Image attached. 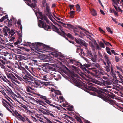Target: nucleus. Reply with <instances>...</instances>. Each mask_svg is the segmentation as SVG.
<instances>
[{"instance_id": "obj_1", "label": "nucleus", "mask_w": 123, "mask_h": 123, "mask_svg": "<svg viewBox=\"0 0 123 123\" xmlns=\"http://www.w3.org/2000/svg\"><path fill=\"white\" fill-rule=\"evenodd\" d=\"M22 72L24 74L22 75L23 79L13 72H6V74L7 77L10 79L15 84L17 83H20L18 80V79L21 81L23 80L27 83L30 82L29 83L31 84L32 85L28 86L26 88V90L28 92L35 93L36 92V88L39 86L40 83L37 82H35V83H32L31 81H33V79L31 77L27 75L29 73L25 69Z\"/></svg>"}, {"instance_id": "obj_2", "label": "nucleus", "mask_w": 123, "mask_h": 123, "mask_svg": "<svg viewBox=\"0 0 123 123\" xmlns=\"http://www.w3.org/2000/svg\"><path fill=\"white\" fill-rule=\"evenodd\" d=\"M89 85L90 86L86 85L83 89L90 95L97 96L103 100H110V99H116V97L114 95L107 93L109 92L107 89L99 88L98 91L93 87L95 85L91 83Z\"/></svg>"}, {"instance_id": "obj_3", "label": "nucleus", "mask_w": 123, "mask_h": 123, "mask_svg": "<svg viewBox=\"0 0 123 123\" xmlns=\"http://www.w3.org/2000/svg\"><path fill=\"white\" fill-rule=\"evenodd\" d=\"M90 66L89 64H85L82 66V69L85 73H87L89 74L92 75L95 77H97V76L96 75L97 73V71L94 69V68H87Z\"/></svg>"}, {"instance_id": "obj_4", "label": "nucleus", "mask_w": 123, "mask_h": 123, "mask_svg": "<svg viewBox=\"0 0 123 123\" xmlns=\"http://www.w3.org/2000/svg\"><path fill=\"white\" fill-rule=\"evenodd\" d=\"M42 4L43 7H46V10L47 12V15L49 19L52 21V18H54L50 12L49 4L46 3V0H43Z\"/></svg>"}, {"instance_id": "obj_5", "label": "nucleus", "mask_w": 123, "mask_h": 123, "mask_svg": "<svg viewBox=\"0 0 123 123\" xmlns=\"http://www.w3.org/2000/svg\"><path fill=\"white\" fill-rule=\"evenodd\" d=\"M40 18L42 20H45L47 23L49 24L50 25L51 24V25H52L51 27L53 29L55 30L57 32H58L59 30V29L57 28L56 26L54 25L49 22V20L47 19V17L45 15H41Z\"/></svg>"}, {"instance_id": "obj_6", "label": "nucleus", "mask_w": 123, "mask_h": 123, "mask_svg": "<svg viewBox=\"0 0 123 123\" xmlns=\"http://www.w3.org/2000/svg\"><path fill=\"white\" fill-rule=\"evenodd\" d=\"M17 117L18 119L23 122L27 121L29 123H33L31 121V118L29 117H27L25 115H24L22 116L20 114L18 113Z\"/></svg>"}, {"instance_id": "obj_7", "label": "nucleus", "mask_w": 123, "mask_h": 123, "mask_svg": "<svg viewBox=\"0 0 123 123\" xmlns=\"http://www.w3.org/2000/svg\"><path fill=\"white\" fill-rule=\"evenodd\" d=\"M38 25L39 27H40L43 28L44 29L49 31L51 28L50 26L48 25H47L46 23L43 22L41 20L38 21Z\"/></svg>"}, {"instance_id": "obj_8", "label": "nucleus", "mask_w": 123, "mask_h": 123, "mask_svg": "<svg viewBox=\"0 0 123 123\" xmlns=\"http://www.w3.org/2000/svg\"><path fill=\"white\" fill-rule=\"evenodd\" d=\"M27 5L31 7L35 8L36 5L35 3L36 2V0H24Z\"/></svg>"}, {"instance_id": "obj_9", "label": "nucleus", "mask_w": 123, "mask_h": 123, "mask_svg": "<svg viewBox=\"0 0 123 123\" xmlns=\"http://www.w3.org/2000/svg\"><path fill=\"white\" fill-rule=\"evenodd\" d=\"M75 40L77 43L82 45L85 47H86L88 45L87 43L80 38L77 39L75 38Z\"/></svg>"}, {"instance_id": "obj_10", "label": "nucleus", "mask_w": 123, "mask_h": 123, "mask_svg": "<svg viewBox=\"0 0 123 123\" xmlns=\"http://www.w3.org/2000/svg\"><path fill=\"white\" fill-rule=\"evenodd\" d=\"M52 51L51 52V55H53V56L57 58L59 56L63 57L61 53L58 52L57 51L54 49H52Z\"/></svg>"}, {"instance_id": "obj_11", "label": "nucleus", "mask_w": 123, "mask_h": 123, "mask_svg": "<svg viewBox=\"0 0 123 123\" xmlns=\"http://www.w3.org/2000/svg\"><path fill=\"white\" fill-rule=\"evenodd\" d=\"M104 57L105 60L106 62L108 64V66H106V70L107 72H110L109 68L111 62L109 61V57L106 55H105Z\"/></svg>"}, {"instance_id": "obj_12", "label": "nucleus", "mask_w": 123, "mask_h": 123, "mask_svg": "<svg viewBox=\"0 0 123 123\" xmlns=\"http://www.w3.org/2000/svg\"><path fill=\"white\" fill-rule=\"evenodd\" d=\"M32 43H31L28 42L27 43V44L30 45H31ZM43 44L42 43H40L39 42H38L37 43H32V47L34 48L35 49H37V48L38 45H39L40 46L42 45Z\"/></svg>"}, {"instance_id": "obj_13", "label": "nucleus", "mask_w": 123, "mask_h": 123, "mask_svg": "<svg viewBox=\"0 0 123 123\" xmlns=\"http://www.w3.org/2000/svg\"><path fill=\"white\" fill-rule=\"evenodd\" d=\"M36 117L38 120H39L41 123H45V117L43 115H40L39 114H37L36 115Z\"/></svg>"}, {"instance_id": "obj_14", "label": "nucleus", "mask_w": 123, "mask_h": 123, "mask_svg": "<svg viewBox=\"0 0 123 123\" xmlns=\"http://www.w3.org/2000/svg\"><path fill=\"white\" fill-rule=\"evenodd\" d=\"M3 106H5L6 109L11 112V111L10 110L9 108L11 106V105L6 100H3Z\"/></svg>"}, {"instance_id": "obj_15", "label": "nucleus", "mask_w": 123, "mask_h": 123, "mask_svg": "<svg viewBox=\"0 0 123 123\" xmlns=\"http://www.w3.org/2000/svg\"><path fill=\"white\" fill-rule=\"evenodd\" d=\"M78 27L81 30H84L85 31V33L86 35L88 36L87 37L88 38L90 39V38H92V36H93V35L92 34L90 33L88 31L86 30L85 29L82 27L80 26H79Z\"/></svg>"}, {"instance_id": "obj_16", "label": "nucleus", "mask_w": 123, "mask_h": 123, "mask_svg": "<svg viewBox=\"0 0 123 123\" xmlns=\"http://www.w3.org/2000/svg\"><path fill=\"white\" fill-rule=\"evenodd\" d=\"M3 33L4 34V35H3V34H0V36L1 37H0L1 38H0V39H7V38H6V37H6L8 36V35L7 33L8 32H6L5 31H3Z\"/></svg>"}, {"instance_id": "obj_17", "label": "nucleus", "mask_w": 123, "mask_h": 123, "mask_svg": "<svg viewBox=\"0 0 123 123\" xmlns=\"http://www.w3.org/2000/svg\"><path fill=\"white\" fill-rule=\"evenodd\" d=\"M55 70V69L53 68H50L49 69L48 71L50 73V74H52L53 75L54 74L55 75L56 74H57L59 73V72H58L55 71L54 70Z\"/></svg>"}, {"instance_id": "obj_18", "label": "nucleus", "mask_w": 123, "mask_h": 123, "mask_svg": "<svg viewBox=\"0 0 123 123\" xmlns=\"http://www.w3.org/2000/svg\"><path fill=\"white\" fill-rule=\"evenodd\" d=\"M47 114L51 116V118H53L55 117V112H52L50 111H47Z\"/></svg>"}, {"instance_id": "obj_19", "label": "nucleus", "mask_w": 123, "mask_h": 123, "mask_svg": "<svg viewBox=\"0 0 123 123\" xmlns=\"http://www.w3.org/2000/svg\"><path fill=\"white\" fill-rule=\"evenodd\" d=\"M92 66L93 67H92V68H94V69L96 70L97 71H97L96 69V68H97L98 69H99L100 68V65L97 63H93Z\"/></svg>"}, {"instance_id": "obj_20", "label": "nucleus", "mask_w": 123, "mask_h": 123, "mask_svg": "<svg viewBox=\"0 0 123 123\" xmlns=\"http://www.w3.org/2000/svg\"><path fill=\"white\" fill-rule=\"evenodd\" d=\"M6 92L8 94L11 96H12L13 94V93L12 91L10 89H7L5 90Z\"/></svg>"}, {"instance_id": "obj_21", "label": "nucleus", "mask_w": 123, "mask_h": 123, "mask_svg": "<svg viewBox=\"0 0 123 123\" xmlns=\"http://www.w3.org/2000/svg\"><path fill=\"white\" fill-rule=\"evenodd\" d=\"M65 25H66V26L70 30H72L73 29H74V26L72 25L69 24H67Z\"/></svg>"}, {"instance_id": "obj_22", "label": "nucleus", "mask_w": 123, "mask_h": 123, "mask_svg": "<svg viewBox=\"0 0 123 123\" xmlns=\"http://www.w3.org/2000/svg\"><path fill=\"white\" fill-rule=\"evenodd\" d=\"M54 77L55 79L56 80H59V79L61 78L60 75L57 74L55 75H54Z\"/></svg>"}, {"instance_id": "obj_23", "label": "nucleus", "mask_w": 123, "mask_h": 123, "mask_svg": "<svg viewBox=\"0 0 123 123\" xmlns=\"http://www.w3.org/2000/svg\"><path fill=\"white\" fill-rule=\"evenodd\" d=\"M109 77H114L115 76V74L113 71L112 70L111 71L109 75H107Z\"/></svg>"}, {"instance_id": "obj_24", "label": "nucleus", "mask_w": 123, "mask_h": 123, "mask_svg": "<svg viewBox=\"0 0 123 123\" xmlns=\"http://www.w3.org/2000/svg\"><path fill=\"white\" fill-rule=\"evenodd\" d=\"M91 81L93 83L98 84H100L101 82L99 81L96 80L95 79H92V80Z\"/></svg>"}, {"instance_id": "obj_25", "label": "nucleus", "mask_w": 123, "mask_h": 123, "mask_svg": "<svg viewBox=\"0 0 123 123\" xmlns=\"http://www.w3.org/2000/svg\"><path fill=\"white\" fill-rule=\"evenodd\" d=\"M39 98H41V99H44V100H48V99H49L47 98L46 97L41 95L40 94L38 95Z\"/></svg>"}, {"instance_id": "obj_26", "label": "nucleus", "mask_w": 123, "mask_h": 123, "mask_svg": "<svg viewBox=\"0 0 123 123\" xmlns=\"http://www.w3.org/2000/svg\"><path fill=\"white\" fill-rule=\"evenodd\" d=\"M21 39H19V40H18L16 42L14 43V45H15V46H17V45H19L21 43Z\"/></svg>"}, {"instance_id": "obj_27", "label": "nucleus", "mask_w": 123, "mask_h": 123, "mask_svg": "<svg viewBox=\"0 0 123 123\" xmlns=\"http://www.w3.org/2000/svg\"><path fill=\"white\" fill-rule=\"evenodd\" d=\"M21 21L20 19H18L17 22V24L19 26H20V28L22 31V27L21 24Z\"/></svg>"}, {"instance_id": "obj_28", "label": "nucleus", "mask_w": 123, "mask_h": 123, "mask_svg": "<svg viewBox=\"0 0 123 123\" xmlns=\"http://www.w3.org/2000/svg\"><path fill=\"white\" fill-rule=\"evenodd\" d=\"M64 102L62 104V105L64 107H68L69 105V104L65 101H63Z\"/></svg>"}, {"instance_id": "obj_29", "label": "nucleus", "mask_w": 123, "mask_h": 123, "mask_svg": "<svg viewBox=\"0 0 123 123\" xmlns=\"http://www.w3.org/2000/svg\"><path fill=\"white\" fill-rule=\"evenodd\" d=\"M10 58L11 59L13 58V59H15L16 58L17 56L15 54L13 53H12L10 54Z\"/></svg>"}, {"instance_id": "obj_30", "label": "nucleus", "mask_w": 123, "mask_h": 123, "mask_svg": "<svg viewBox=\"0 0 123 123\" xmlns=\"http://www.w3.org/2000/svg\"><path fill=\"white\" fill-rule=\"evenodd\" d=\"M92 14L93 16H96L97 15V13L95 10L94 9H92L91 10Z\"/></svg>"}, {"instance_id": "obj_31", "label": "nucleus", "mask_w": 123, "mask_h": 123, "mask_svg": "<svg viewBox=\"0 0 123 123\" xmlns=\"http://www.w3.org/2000/svg\"><path fill=\"white\" fill-rule=\"evenodd\" d=\"M73 83V84L77 86H78L80 85V84L79 83L78 81L75 79L74 80Z\"/></svg>"}, {"instance_id": "obj_32", "label": "nucleus", "mask_w": 123, "mask_h": 123, "mask_svg": "<svg viewBox=\"0 0 123 123\" xmlns=\"http://www.w3.org/2000/svg\"><path fill=\"white\" fill-rule=\"evenodd\" d=\"M54 92L57 95H62V94L60 91L58 90H54Z\"/></svg>"}, {"instance_id": "obj_33", "label": "nucleus", "mask_w": 123, "mask_h": 123, "mask_svg": "<svg viewBox=\"0 0 123 123\" xmlns=\"http://www.w3.org/2000/svg\"><path fill=\"white\" fill-rule=\"evenodd\" d=\"M70 61L72 64L74 65L76 64V63L77 62L76 60L74 58L70 59Z\"/></svg>"}, {"instance_id": "obj_34", "label": "nucleus", "mask_w": 123, "mask_h": 123, "mask_svg": "<svg viewBox=\"0 0 123 123\" xmlns=\"http://www.w3.org/2000/svg\"><path fill=\"white\" fill-rule=\"evenodd\" d=\"M42 79L44 80H45V81H47L49 79L47 75H45L43 76L42 78Z\"/></svg>"}, {"instance_id": "obj_35", "label": "nucleus", "mask_w": 123, "mask_h": 123, "mask_svg": "<svg viewBox=\"0 0 123 123\" xmlns=\"http://www.w3.org/2000/svg\"><path fill=\"white\" fill-rule=\"evenodd\" d=\"M3 31H5L6 32H7L9 33L10 31V29L6 26H5V28L3 29Z\"/></svg>"}, {"instance_id": "obj_36", "label": "nucleus", "mask_w": 123, "mask_h": 123, "mask_svg": "<svg viewBox=\"0 0 123 123\" xmlns=\"http://www.w3.org/2000/svg\"><path fill=\"white\" fill-rule=\"evenodd\" d=\"M110 84L111 83L109 80L104 81L103 82V84L104 85H110Z\"/></svg>"}, {"instance_id": "obj_37", "label": "nucleus", "mask_w": 123, "mask_h": 123, "mask_svg": "<svg viewBox=\"0 0 123 123\" xmlns=\"http://www.w3.org/2000/svg\"><path fill=\"white\" fill-rule=\"evenodd\" d=\"M106 102H108L110 104L113 105L115 104V100H106Z\"/></svg>"}, {"instance_id": "obj_38", "label": "nucleus", "mask_w": 123, "mask_h": 123, "mask_svg": "<svg viewBox=\"0 0 123 123\" xmlns=\"http://www.w3.org/2000/svg\"><path fill=\"white\" fill-rule=\"evenodd\" d=\"M15 33V32L12 29L10 31L9 33V34L11 36L13 35Z\"/></svg>"}, {"instance_id": "obj_39", "label": "nucleus", "mask_w": 123, "mask_h": 123, "mask_svg": "<svg viewBox=\"0 0 123 123\" xmlns=\"http://www.w3.org/2000/svg\"><path fill=\"white\" fill-rule=\"evenodd\" d=\"M37 102H38L39 104L42 105H44L45 104V103L42 100H37Z\"/></svg>"}, {"instance_id": "obj_40", "label": "nucleus", "mask_w": 123, "mask_h": 123, "mask_svg": "<svg viewBox=\"0 0 123 123\" xmlns=\"http://www.w3.org/2000/svg\"><path fill=\"white\" fill-rule=\"evenodd\" d=\"M106 29L107 31L111 34H112L113 33L111 29L109 27H106Z\"/></svg>"}, {"instance_id": "obj_41", "label": "nucleus", "mask_w": 123, "mask_h": 123, "mask_svg": "<svg viewBox=\"0 0 123 123\" xmlns=\"http://www.w3.org/2000/svg\"><path fill=\"white\" fill-rule=\"evenodd\" d=\"M54 24L56 25H57L58 26V27H59V29L62 31V32L63 33H64V31H63V29H62V28L60 26V25H59L56 22L54 23Z\"/></svg>"}, {"instance_id": "obj_42", "label": "nucleus", "mask_w": 123, "mask_h": 123, "mask_svg": "<svg viewBox=\"0 0 123 123\" xmlns=\"http://www.w3.org/2000/svg\"><path fill=\"white\" fill-rule=\"evenodd\" d=\"M45 101L46 103H48V104L50 105L51 106H54V105L51 104V102L50 100H45Z\"/></svg>"}, {"instance_id": "obj_43", "label": "nucleus", "mask_w": 123, "mask_h": 123, "mask_svg": "<svg viewBox=\"0 0 123 123\" xmlns=\"http://www.w3.org/2000/svg\"><path fill=\"white\" fill-rule=\"evenodd\" d=\"M87 54L90 57H92L93 56L91 52L90 51L88 50Z\"/></svg>"}, {"instance_id": "obj_44", "label": "nucleus", "mask_w": 123, "mask_h": 123, "mask_svg": "<svg viewBox=\"0 0 123 123\" xmlns=\"http://www.w3.org/2000/svg\"><path fill=\"white\" fill-rule=\"evenodd\" d=\"M76 64H75V65H77L79 67H80L82 68V66H83V65L80 63L77 62Z\"/></svg>"}, {"instance_id": "obj_45", "label": "nucleus", "mask_w": 123, "mask_h": 123, "mask_svg": "<svg viewBox=\"0 0 123 123\" xmlns=\"http://www.w3.org/2000/svg\"><path fill=\"white\" fill-rule=\"evenodd\" d=\"M103 41L104 43L106 45H110L111 46H112V45L109 43L107 42H106L104 40H103Z\"/></svg>"}, {"instance_id": "obj_46", "label": "nucleus", "mask_w": 123, "mask_h": 123, "mask_svg": "<svg viewBox=\"0 0 123 123\" xmlns=\"http://www.w3.org/2000/svg\"><path fill=\"white\" fill-rule=\"evenodd\" d=\"M76 7L77 8V11H80V8L79 5L78 4H77L76 5Z\"/></svg>"}, {"instance_id": "obj_47", "label": "nucleus", "mask_w": 123, "mask_h": 123, "mask_svg": "<svg viewBox=\"0 0 123 123\" xmlns=\"http://www.w3.org/2000/svg\"><path fill=\"white\" fill-rule=\"evenodd\" d=\"M15 38V37L14 36L10 37L9 38V41L10 42H12Z\"/></svg>"}, {"instance_id": "obj_48", "label": "nucleus", "mask_w": 123, "mask_h": 123, "mask_svg": "<svg viewBox=\"0 0 123 123\" xmlns=\"http://www.w3.org/2000/svg\"><path fill=\"white\" fill-rule=\"evenodd\" d=\"M99 45L101 47L103 48H104L105 47V46H104L103 43L101 42H100Z\"/></svg>"}, {"instance_id": "obj_49", "label": "nucleus", "mask_w": 123, "mask_h": 123, "mask_svg": "<svg viewBox=\"0 0 123 123\" xmlns=\"http://www.w3.org/2000/svg\"><path fill=\"white\" fill-rule=\"evenodd\" d=\"M74 29H73L72 30L74 32H79V31L78 30V29L76 27H74Z\"/></svg>"}, {"instance_id": "obj_50", "label": "nucleus", "mask_w": 123, "mask_h": 123, "mask_svg": "<svg viewBox=\"0 0 123 123\" xmlns=\"http://www.w3.org/2000/svg\"><path fill=\"white\" fill-rule=\"evenodd\" d=\"M18 68L19 69L22 71H23L25 69V68L24 67L19 66H18Z\"/></svg>"}, {"instance_id": "obj_51", "label": "nucleus", "mask_w": 123, "mask_h": 123, "mask_svg": "<svg viewBox=\"0 0 123 123\" xmlns=\"http://www.w3.org/2000/svg\"><path fill=\"white\" fill-rule=\"evenodd\" d=\"M4 78H5V79H4L3 80L4 81L6 82H10V81L6 78L5 76H4Z\"/></svg>"}, {"instance_id": "obj_52", "label": "nucleus", "mask_w": 123, "mask_h": 123, "mask_svg": "<svg viewBox=\"0 0 123 123\" xmlns=\"http://www.w3.org/2000/svg\"><path fill=\"white\" fill-rule=\"evenodd\" d=\"M66 35L69 37L70 38H72L73 37L72 35L69 33H68L66 34Z\"/></svg>"}, {"instance_id": "obj_53", "label": "nucleus", "mask_w": 123, "mask_h": 123, "mask_svg": "<svg viewBox=\"0 0 123 123\" xmlns=\"http://www.w3.org/2000/svg\"><path fill=\"white\" fill-rule=\"evenodd\" d=\"M115 60L116 62H118L119 61V57L116 56H115Z\"/></svg>"}, {"instance_id": "obj_54", "label": "nucleus", "mask_w": 123, "mask_h": 123, "mask_svg": "<svg viewBox=\"0 0 123 123\" xmlns=\"http://www.w3.org/2000/svg\"><path fill=\"white\" fill-rule=\"evenodd\" d=\"M118 76L120 78L121 81L123 83V79L122 78L123 77H122V76L121 75L119 74H118Z\"/></svg>"}, {"instance_id": "obj_55", "label": "nucleus", "mask_w": 123, "mask_h": 123, "mask_svg": "<svg viewBox=\"0 0 123 123\" xmlns=\"http://www.w3.org/2000/svg\"><path fill=\"white\" fill-rule=\"evenodd\" d=\"M75 12L73 11H72L70 12V13L71 15H72V17H74V14Z\"/></svg>"}, {"instance_id": "obj_56", "label": "nucleus", "mask_w": 123, "mask_h": 123, "mask_svg": "<svg viewBox=\"0 0 123 123\" xmlns=\"http://www.w3.org/2000/svg\"><path fill=\"white\" fill-rule=\"evenodd\" d=\"M99 29L100 31L102 33L104 34L105 32L101 28H100V27L99 28Z\"/></svg>"}, {"instance_id": "obj_57", "label": "nucleus", "mask_w": 123, "mask_h": 123, "mask_svg": "<svg viewBox=\"0 0 123 123\" xmlns=\"http://www.w3.org/2000/svg\"><path fill=\"white\" fill-rule=\"evenodd\" d=\"M51 82H44L43 83V84L45 85H48V84L51 83Z\"/></svg>"}, {"instance_id": "obj_58", "label": "nucleus", "mask_w": 123, "mask_h": 123, "mask_svg": "<svg viewBox=\"0 0 123 123\" xmlns=\"http://www.w3.org/2000/svg\"><path fill=\"white\" fill-rule=\"evenodd\" d=\"M96 43V45H97V46H96L97 49H98L99 50H100L101 49L100 47V46H99V45H98V44H97V43Z\"/></svg>"}, {"instance_id": "obj_59", "label": "nucleus", "mask_w": 123, "mask_h": 123, "mask_svg": "<svg viewBox=\"0 0 123 123\" xmlns=\"http://www.w3.org/2000/svg\"><path fill=\"white\" fill-rule=\"evenodd\" d=\"M21 33H20H20H19V32H18L17 33L18 34V36L20 37V38H21V37H22V34L21 33V32H22V31H21ZM20 39H21V38H20Z\"/></svg>"}, {"instance_id": "obj_60", "label": "nucleus", "mask_w": 123, "mask_h": 123, "mask_svg": "<svg viewBox=\"0 0 123 123\" xmlns=\"http://www.w3.org/2000/svg\"><path fill=\"white\" fill-rule=\"evenodd\" d=\"M90 46L92 48H94V46L93 45V44L91 42H89V43Z\"/></svg>"}, {"instance_id": "obj_61", "label": "nucleus", "mask_w": 123, "mask_h": 123, "mask_svg": "<svg viewBox=\"0 0 123 123\" xmlns=\"http://www.w3.org/2000/svg\"><path fill=\"white\" fill-rule=\"evenodd\" d=\"M74 6L73 5H69V6L71 9H72L73 7H74Z\"/></svg>"}, {"instance_id": "obj_62", "label": "nucleus", "mask_w": 123, "mask_h": 123, "mask_svg": "<svg viewBox=\"0 0 123 123\" xmlns=\"http://www.w3.org/2000/svg\"><path fill=\"white\" fill-rule=\"evenodd\" d=\"M111 52L112 53H113L115 55H118V54L115 52L114 51V50H112L111 51Z\"/></svg>"}, {"instance_id": "obj_63", "label": "nucleus", "mask_w": 123, "mask_h": 123, "mask_svg": "<svg viewBox=\"0 0 123 123\" xmlns=\"http://www.w3.org/2000/svg\"><path fill=\"white\" fill-rule=\"evenodd\" d=\"M98 56L100 58H103V56L102 54L100 53L99 52H98Z\"/></svg>"}, {"instance_id": "obj_64", "label": "nucleus", "mask_w": 123, "mask_h": 123, "mask_svg": "<svg viewBox=\"0 0 123 123\" xmlns=\"http://www.w3.org/2000/svg\"><path fill=\"white\" fill-rule=\"evenodd\" d=\"M7 66L8 68L10 69L11 70H13V69L12 68V67L9 66L8 65H7Z\"/></svg>"}]
</instances>
